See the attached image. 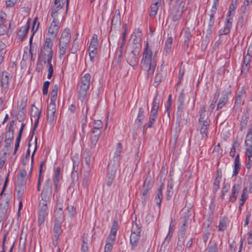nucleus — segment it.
Returning a JSON list of instances; mask_svg holds the SVG:
<instances>
[{"mask_svg": "<svg viewBox=\"0 0 252 252\" xmlns=\"http://www.w3.org/2000/svg\"><path fill=\"white\" fill-rule=\"evenodd\" d=\"M156 53L153 55L152 49L149 48L148 41L146 42L141 62L142 69L147 72L148 77L153 75L157 65Z\"/></svg>", "mask_w": 252, "mask_h": 252, "instance_id": "nucleus-1", "label": "nucleus"}, {"mask_svg": "<svg viewBox=\"0 0 252 252\" xmlns=\"http://www.w3.org/2000/svg\"><path fill=\"white\" fill-rule=\"evenodd\" d=\"M206 109L204 106L201 111L198 120V128L199 129L202 139L206 141L208 138V128L210 124V120L206 116Z\"/></svg>", "mask_w": 252, "mask_h": 252, "instance_id": "nucleus-2", "label": "nucleus"}, {"mask_svg": "<svg viewBox=\"0 0 252 252\" xmlns=\"http://www.w3.org/2000/svg\"><path fill=\"white\" fill-rule=\"evenodd\" d=\"M50 182V179L47 180L46 184L44 186L40 195L41 199L39 201V206L48 207V204L50 202V198L52 192Z\"/></svg>", "mask_w": 252, "mask_h": 252, "instance_id": "nucleus-3", "label": "nucleus"}, {"mask_svg": "<svg viewBox=\"0 0 252 252\" xmlns=\"http://www.w3.org/2000/svg\"><path fill=\"white\" fill-rule=\"evenodd\" d=\"M184 8L183 0H176L175 4L170 10V16L173 21L180 20L184 11Z\"/></svg>", "mask_w": 252, "mask_h": 252, "instance_id": "nucleus-4", "label": "nucleus"}, {"mask_svg": "<svg viewBox=\"0 0 252 252\" xmlns=\"http://www.w3.org/2000/svg\"><path fill=\"white\" fill-rule=\"evenodd\" d=\"M57 99V95H51L50 97L51 102L48 105L47 110V121L50 124H52L55 120V114L56 111V101Z\"/></svg>", "mask_w": 252, "mask_h": 252, "instance_id": "nucleus-5", "label": "nucleus"}, {"mask_svg": "<svg viewBox=\"0 0 252 252\" xmlns=\"http://www.w3.org/2000/svg\"><path fill=\"white\" fill-rule=\"evenodd\" d=\"M141 231V227L137 223L133 224L130 237V242L132 249H134L137 246L140 236Z\"/></svg>", "mask_w": 252, "mask_h": 252, "instance_id": "nucleus-6", "label": "nucleus"}, {"mask_svg": "<svg viewBox=\"0 0 252 252\" xmlns=\"http://www.w3.org/2000/svg\"><path fill=\"white\" fill-rule=\"evenodd\" d=\"M91 76L89 73L85 74L81 79V83L79 88V93L80 94H86L89 88Z\"/></svg>", "mask_w": 252, "mask_h": 252, "instance_id": "nucleus-7", "label": "nucleus"}, {"mask_svg": "<svg viewBox=\"0 0 252 252\" xmlns=\"http://www.w3.org/2000/svg\"><path fill=\"white\" fill-rule=\"evenodd\" d=\"M142 37V33L141 30L139 29H135L131 35L132 43L134 45L133 48L141 49Z\"/></svg>", "mask_w": 252, "mask_h": 252, "instance_id": "nucleus-8", "label": "nucleus"}, {"mask_svg": "<svg viewBox=\"0 0 252 252\" xmlns=\"http://www.w3.org/2000/svg\"><path fill=\"white\" fill-rule=\"evenodd\" d=\"M140 52V50L137 48L132 50L130 53L128 54L127 58V62L131 66H134L137 64L139 61L138 56Z\"/></svg>", "mask_w": 252, "mask_h": 252, "instance_id": "nucleus-9", "label": "nucleus"}, {"mask_svg": "<svg viewBox=\"0 0 252 252\" xmlns=\"http://www.w3.org/2000/svg\"><path fill=\"white\" fill-rule=\"evenodd\" d=\"M56 17L53 18L54 19L48 29L49 34L54 39L57 36L60 29V23L58 19Z\"/></svg>", "mask_w": 252, "mask_h": 252, "instance_id": "nucleus-10", "label": "nucleus"}, {"mask_svg": "<svg viewBox=\"0 0 252 252\" xmlns=\"http://www.w3.org/2000/svg\"><path fill=\"white\" fill-rule=\"evenodd\" d=\"M92 134L90 136V143L89 146L91 149L94 148L99 138L100 135L101 133V130L92 129L91 130Z\"/></svg>", "mask_w": 252, "mask_h": 252, "instance_id": "nucleus-11", "label": "nucleus"}, {"mask_svg": "<svg viewBox=\"0 0 252 252\" xmlns=\"http://www.w3.org/2000/svg\"><path fill=\"white\" fill-rule=\"evenodd\" d=\"M41 110H39L36 107H34V108L31 109V116L35 118V120L34 123V126L32 129V132L31 138H32L34 131L38 125L39 120L41 116Z\"/></svg>", "mask_w": 252, "mask_h": 252, "instance_id": "nucleus-12", "label": "nucleus"}, {"mask_svg": "<svg viewBox=\"0 0 252 252\" xmlns=\"http://www.w3.org/2000/svg\"><path fill=\"white\" fill-rule=\"evenodd\" d=\"M184 73V67H180L179 70L178 80L176 87V92L178 94H184V89L181 86V82L183 79Z\"/></svg>", "mask_w": 252, "mask_h": 252, "instance_id": "nucleus-13", "label": "nucleus"}, {"mask_svg": "<svg viewBox=\"0 0 252 252\" xmlns=\"http://www.w3.org/2000/svg\"><path fill=\"white\" fill-rule=\"evenodd\" d=\"M48 207L38 206V224L41 225L45 221V218L47 216Z\"/></svg>", "mask_w": 252, "mask_h": 252, "instance_id": "nucleus-14", "label": "nucleus"}, {"mask_svg": "<svg viewBox=\"0 0 252 252\" xmlns=\"http://www.w3.org/2000/svg\"><path fill=\"white\" fill-rule=\"evenodd\" d=\"M252 60V56L247 54L243 59V65L241 69V73L242 74H246L251 67V61Z\"/></svg>", "mask_w": 252, "mask_h": 252, "instance_id": "nucleus-15", "label": "nucleus"}, {"mask_svg": "<svg viewBox=\"0 0 252 252\" xmlns=\"http://www.w3.org/2000/svg\"><path fill=\"white\" fill-rule=\"evenodd\" d=\"M64 0H55L54 6L52 9L51 16L52 18L57 16L58 11L64 5Z\"/></svg>", "mask_w": 252, "mask_h": 252, "instance_id": "nucleus-16", "label": "nucleus"}, {"mask_svg": "<svg viewBox=\"0 0 252 252\" xmlns=\"http://www.w3.org/2000/svg\"><path fill=\"white\" fill-rule=\"evenodd\" d=\"M241 185L239 184H234L231 189V193L229 195V200L230 202L234 203L236 201L237 196L241 189Z\"/></svg>", "mask_w": 252, "mask_h": 252, "instance_id": "nucleus-17", "label": "nucleus"}, {"mask_svg": "<svg viewBox=\"0 0 252 252\" xmlns=\"http://www.w3.org/2000/svg\"><path fill=\"white\" fill-rule=\"evenodd\" d=\"M30 28V19H29L25 26L22 27L19 30L17 33V35L21 41H23L26 38L27 34Z\"/></svg>", "mask_w": 252, "mask_h": 252, "instance_id": "nucleus-18", "label": "nucleus"}, {"mask_svg": "<svg viewBox=\"0 0 252 252\" xmlns=\"http://www.w3.org/2000/svg\"><path fill=\"white\" fill-rule=\"evenodd\" d=\"M9 73L7 72H3L2 74L1 79V88L2 93H6V90L8 88Z\"/></svg>", "mask_w": 252, "mask_h": 252, "instance_id": "nucleus-19", "label": "nucleus"}, {"mask_svg": "<svg viewBox=\"0 0 252 252\" xmlns=\"http://www.w3.org/2000/svg\"><path fill=\"white\" fill-rule=\"evenodd\" d=\"M92 153L89 149L85 150L83 154V161L89 169L92 167Z\"/></svg>", "mask_w": 252, "mask_h": 252, "instance_id": "nucleus-20", "label": "nucleus"}, {"mask_svg": "<svg viewBox=\"0 0 252 252\" xmlns=\"http://www.w3.org/2000/svg\"><path fill=\"white\" fill-rule=\"evenodd\" d=\"M117 170L116 167L112 168V165L109 164L108 166V179L107 181V186L110 187L112 185L115 177V173Z\"/></svg>", "mask_w": 252, "mask_h": 252, "instance_id": "nucleus-21", "label": "nucleus"}, {"mask_svg": "<svg viewBox=\"0 0 252 252\" xmlns=\"http://www.w3.org/2000/svg\"><path fill=\"white\" fill-rule=\"evenodd\" d=\"M118 223L116 220H114L110 232L108 235L107 239L110 241H115L116 236V233L118 230Z\"/></svg>", "mask_w": 252, "mask_h": 252, "instance_id": "nucleus-22", "label": "nucleus"}, {"mask_svg": "<svg viewBox=\"0 0 252 252\" xmlns=\"http://www.w3.org/2000/svg\"><path fill=\"white\" fill-rule=\"evenodd\" d=\"M186 238V228L184 223L181 227L180 234L178 236V245L181 246L184 245Z\"/></svg>", "mask_w": 252, "mask_h": 252, "instance_id": "nucleus-23", "label": "nucleus"}, {"mask_svg": "<svg viewBox=\"0 0 252 252\" xmlns=\"http://www.w3.org/2000/svg\"><path fill=\"white\" fill-rule=\"evenodd\" d=\"M229 222L226 217L221 218L220 220L219 225L217 226L218 231H223L225 230Z\"/></svg>", "mask_w": 252, "mask_h": 252, "instance_id": "nucleus-24", "label": "nucleus"}, {"mask_svg": "<svg viewBox=\"0 0 252 252\" xmlns=\"http://www.w3.org/2000/svg\"><path fill=\"white\" fill-rule=\"evenodd\" d=\"M53 231L54 237H59V236L62 234L63 232L62 229V224L59 220H55Z\"/></svg>", "mask_w": 252, "mask_h": 252, "instance_id": "nucleus-25", "label": "nucleus"}, {"mask_svg": "<svg viewBox=\"0 0 252 252\" xmlns=\"http://www.w3.org/2000/svg\"><path fill=\"white\" fill-rule=\"evenodd\" d=\"M53 55L50 54H46L45 53L40 52L38 60H41L44 64L46 63H50L52 61Z\"/></svg>", "mask_w": 252, "mask_h": 252, "instance_id": "nucleus-26", "label": "nucleus"}, {"mask_svg": "<svg viewBox=\"0 0 252 252\" xmlns=\"http://www.w3.org/2000/svg\"><path fill=\"white\" fill-rule=\"evenodd\" d=\"M10 199L7 198L3 202L0 204V214L1 216H4L7 212V210L9 206Z\"/></svg>", "mask_w": 252, "mask_h": 252, "instance_id": "nucleus-27", "label": "nucleus"}, {"mask_svg": "<svg viewBox=\"0 0 252 252\" xmlns=\"http://www.w3.org/2000/svg\"><path fill=\"white\" fill-rule=\"evenodd\" d=\"M173 38L169 36L166 39L165 43V47L164 48V54L166 56L169 53V51L172 48Z\"/></svg>", "mask_w": 252, "mask_h": 252, "instance_id": "nucleus-28", "label": "nucleus"}, {"mask_svg": "<svg viewBox=\"0 0 252 252\" xmlns=\"http://www.w3.org/2000/svg\"><path fill=\"white\" fill-rule=\"evenodd\" d=\"M27 102L28 98L27 96H24L22 97L20 105V110L18 113L19 115H21V116L24 115L25 111L27 105Z\"/></svg>", "mask_w": 252, "mask_h": 252, "instance_id": "nucleus-29", "label": "nucleus"}, {"mask_svg": "<svg viewBox=\"0 0 252 252\" xmlns=\"http://www.w3.org/2000/svg\"><path fill=\"white\" fill-rule=\"evenodd\" d=\"M173 194V183L172 180L169 181L167 184L166 191V199L169 200Z\"/></svg>", "mask_w": 252, "mask_h": 252, "instance_id": "nucleus-30", "label": "nucleus"}, {"mask_svg": "<svg viewBox=\"0 0 252 252\" xmlns=\"http://www.w3.org/2000/svg\"><path fill=\"white\" fill-rule=\"evenodd\" d=\"M61 172V168L60 167H58L56 168L55 172V175L54 177V184L55 187V189H57V187L59 182V181L60 179L61 178V175L60 174Z\"/></svg>", "mask_w": 252, "mask_h": 252, "instance_id": "nucleus-31", "label": "nucleus"}, {"mask_svg": "<svg viewBox=\"0 0 252 252\" xmlns=\"http://www.w3.org/2000/svg\"><path fill=\"white\" fill-rule=\"evenodd\" d=\"M159 4V1H156L151 5L150 11L149 12V16L150 17L155 16L157 13V10L158 8Z\"/></svg>", "mask_w": 252, "mask_h": 252, "instance_id": "nucleus-32", "label": "nucleus"}, {"mask_svg": "<svg viewBox=\"0 0 252 252\" xmlns=\"http://www.w3.org/2000/svg\"><path fill=\"white\" fill-rule=\"evenodd\" d=\"M245 144L246 146H252V125L250 127L246 135Z\"/></svg>", "mask_w": 252, "mask_h": 252, "instance_id": "nucleus-33", "label": "nucleus"}, {"mask_svg": "<svg viewBox=\"0 0 252 252\" xmlns=\"http://www.w3.org/2000/svg\"><path fill=\"white\" fill-rule=\"evenodd\" d=\"M122 148L120 143H118L116 147V152L114 153V160L118 161L120 159V155L122 152Z\"/></svg>", "mask_w": 252, "mask_h": 252, "instance_id": "nucleus-34", "label": "nucleus"}, {"mask_svg": "<svg viewBox=\"0 0 252 252\" xmlns=\"http://www.w3.org/2000/svg\"><path fill=\"white\" fill-rule=\"evenodd\" d=\"M232 25L227 23L226 22L225 23L224 27L223 29H221L219 31V35L220 36L221 35H226L229 33L230 28H231Z\"/></svg>", "mask_w": 252, "mask_h": 252, "instance_id": "nucleus-35", "label": "nucleus"}, {"mask_svg": "<svg viewBox=\"0 0 252 252\" xmlns=\"http://www.w3.org/2000/svg\"><path fill=\"white\" fill-rule=\"evenodd\" d=\"M247 188H245L243 190V192L241 195V198L239 199V209H241V207L243 206L245 201L247 200L248 198L247 195L246 194L247 192Z\"/></svg>", "mask_w": 252, "mask_h": 252, "instance_id": "nucleus-36", "label": "nucleus"}, {"mask_svg": "<svg viewBox=\"0 0 252 252\" xmlns=\"http://www.w3.org/2000/svg\"><path fill=\"white\" fill-rule=\"evenodd\" d=\"M88 50L90 60L92 62H94L97 53V49L89 46Z\"/></svg>", "mask_w": 252, "mask_h": 252, "instance_id": "nucleus-37", "label": "nucleus"}, {"mask_svg": "<svg viewBox=\"0 0 252 252\" xmlns=\"http://www.w3.org/2000/svg\"><path fill=\"white\" fill-rule=\"evenodd\" d=\"M79 45V42L77 40V38H76L73 41L71 45V47L70 49L71 53L75 54L78 50Z\"/></svg>", "mask_w": 252, "mask_h": 252, "instance_id": "nucleus-38", "label": "nucleus"}, {"mask_svg": "<svg viewBox=\"0 0 252 252\" xmlns=\"http://www.w3.org/2000/svg\"><path fill=\"white\" fill-rule=\"evenodd\" d=\"M67 47H68V45H63H63L62 44L59 43V57L60 59H62L65 55Z\"/></svg>", "mask_w": 252, "mask_h": 252, "instance_id": "nucleus-39", "label": "nucleus"}, {"mask_svg": "<svg viewBox=\"0 0 252 252\" xmlns=\"http://www.w3.org/2000/svg\"><path fill=\"white\" fill-rule=\"evenodd\" d=\"M114 243V241H111L109 239L107 238L104 252H111Z\"/></svg>", "mask_w": 252, "mask_h": 252, "instance_id": "nucleus-40", "label": "nucleus"}, {"mask_svg": "<svg viewBox=\"0 0 252 252\" xmlns=\"http://www.w3.org/2000/svg\"><path fill=\"white\" fill-rule=\"evenodd\" d=\"M159 99L155 96L154 98L151 111L158 112L159 108Z\"/></svg>", "mask_w": 252, "mask_h": 252, "instance_id": "nucleus-41", "label": "nucleus"}, {"mask_svg": "<svg viewBox=\"0 0 252 252\" xmlns=\"http://www.w3.org/2000/svg\"><path fill=\"white\" fill-rule=\"evenodd\" d=\"M81 252H88V247L87 244V236L83 235L82 243L81 245Z\"/></svg>", "mask_w": 252, "mask_h": 252, "instance_id": "nucleus-42", "label": "nucleus"}, {"mask_svg": "<svg viewBox=\"0 0 252 252\" xmlns=\"http://www.w3.org/2000/svg\"><path fill=\"white\" fill-rule=\"evenodd\" d=\"M151 115L149 118L148 127L151 128L153 126V124L155 123L157 117L158 112L151 111Z\"/></svg>", "mask_w": 252, "mask_h": 252, "instance_id": "nucleus-43", "label": "nucleus"}, {"mask_svg": "<svg viewBox=\"0 0 252 252\" xmlns=\"http://www.w3.org/2000/svg\"><path fill=\"white\" fill-rule=\"evenodd\" d=\"M27 176V170L25 168H23L19 171L18 180H21L22 183H23L24 180L26 178Z\"/></svg>", "mask_w": 252, "mask_h": 252, "instance_id": "nucleus-44", "label": "nucleus"}, {"mask_svg": "<svg viewBox=\"0 0 252 252\" xmlns=\"http://www.w3.org/2000/svg\"><path fill=\"white\" fill-rule=\"evenodd\" d=\"M37 137H35V148H34V150L32 154V159H31V169H30V171L29 172V174L28 175V176L27 177V179H28L29 181L30 180V179H31V176L32 175V164H33V156H34V155L36 152V148H37Z\"/></svg>", "mask_w": 252, "mask_h": 252, "instance_id": "nucleus-45", "label": "nucleus"}, {"mask_svg": "<svg viewBox=\"0 0 252 252\" xmlns=\"http://www.w3.org/2000/svg\"><path fill=\"white\" fill-rule=\"evenodd\" d=\"M192 35L189 30H186L184 33L185 43L187 46H189V42H190Z\"/></svg>", "mask_w": 252, "mask_h": 252, "instance_id": "nucleus-46", "label": "nucleus"}, {"mask_svg": "<svg viewBox=\"0 0 252 252\" xmlns=\"http://www.w3.org/2000/svg\"><path fill=\"white\" fill-rule=\"evenodd\" d=\"M98 45L97 35L94 34L92 37L89 46L97 49Z\"/></svg>", "mask_w": 252, "mask_h": 252, "instance_id": "nucleus-47", "label": "nucleus"}, {"mask_svg": "<svg viewBox=\"0 0 252 252\" xmlns=\"http://www.w3.org/2000/svg\"><path fill=\"white\" fill-rule=\"evenodd\" d=\"M126 40H125L124 38H122V42L121 43L119 49V54L118 55V59L121 60V59L122 57L123 53L124 51V46L126 44Z\"/></svg>", "mask_w": 252, "mask_h": 252, "instance_id": "nucleus-48", "label": "nucleus"}, {"mask_svg": "<svg viewBox=\"0 0 252 252\" xmlns=\"http://www.w3.org/2000/svg\"><path fill=\"white\" fill-rule=\"evenodd\" d=\"M26 239H22V238H20V242L19 244V251L20 252H25V249H26Z\"/></svg>", "mask_w": 252, "mask_h": 252, "instance_id": "nucleus-49", "label": "nucleus"}, {"mask_svg": "<svg viewBox=\"0 0 252 252\" xmlns=\"http://www.w3.org/2000/svg\"><path fill=\"white\" fill-rule=\"evenodd\" d=\"M230 185L229 184H226L224 185L223 187H222L221 191V195L220 197L222 199H224V196L225 194L228 191V190L230 189Z\"/></svg>", "mask_w": 252, "mask_h": 252, "instance_id": "nucleus-50", "label": "nucleus"}, {"mask_svg": "<svg viewBox=\"0 0 252 252\" xmlns=\"http://www.w3.org/2000/svg\"><path fill=\"white\" fill-rule=\"evenodd\" d=\"M103 127V124L100 120H96L94 121L92 129L101 130Z\"/></svg>", "mask_w": 252, "mask_h": 252, "instance_id": "nucleus-51", "label": "nucleus"}, {"mask_svg": "<svg viewBox=\"0 0 252 252\" xmlns=\"http://www.w3.org/2000/svg\"><path fill=\"white\" fill-rule=\"evenodd\" d=\"M53 46V40L51 38H46L43 48L52 49Z\"/></svg>", "mask_w": 252, "mask_h": 252, "instance_id": "nucleus-52", "label": "nucleus"}, {"mask_svg": "<svg viewBox=\"0 0 252 252\" xmlns=\"http://www.w3.org/2000/svg\"><path fill=\"white\" fill-rule=\"evenodd\" d=\"M162 193L160 192H158L155 197V200L158 208H160L161 206V203L162 200Z\"/></svg>", "mask_w": 252, "mask_h": 252, "instance_id": "nucleus-53", "label": "nucleus"}, {"mask_svg": "<svg viewBox=\"0 0 252 252\" xmlns=\"http://www.w3.org/2000/svg\"><path fill=\"white\" fill-rule=\"evenodd\" d=\"M47 64V67L48 68V74L47 76V78L48 79H50L51 78L52 76H53L54 70H53V67L51 63V62L50 63H46Z\"/></svg>", "mask_w": 252, "mask_h": 252, "instance_id": "nucleus-54", "label": "nucleus"}, {"mask_svg": "<svg viewBox=\"0 0 252 252\" xmlns=\"http://www.w3.org/2000/svg\"><path fill=\"white\" fill-rule=\"evenodd\" d=\"M150 183V181H147L145 180L144 182L143 186V192L150 193L149 190L151 189Z\"/></svg>", "mask_w": 252, "mask_h": 252, "instance_id": "nucleus-55", "label": "nucleus"}, {"mask_svg": "<svg viewBox=\"0 0 252 252\" xmlns=\"http://www.w3.org/2000/svg\"><path fill=\"white\" fill-rule=\"evenodd\" d=\"M22 133H18V135L16 138V143L15 144V149L13 153L14 155L16 154L18 148L19 147L20 142L22 137Z\"/></svg>", "mask_w": 252, "mask_h": 252, "instance_id": "nucleus-56", "label": "nucleus"}, {"mask_svg": "<svg viewBox=\"0 0 252 252\" xmlns=\"http://www.w3.org/2000/svg\"><path fill=\"white\" fill-rule=\"evenodd\" d=\"M61 38L71 39L69 29L67 28L64 29L62 33Z\"/></svg>", "mask_w": 252, "mask_h": 252, "instance_id": "nucleus-57", "label": "nucleus"}, {"mask_svg": "<svg viewBox=\"0 0 252 252\" xmlns=\"http://www.w3.org/2000/svg\"><path fill=\"white\" fill-rule=\"evenodd\" d=\"M6 160V153L4 152L0 154V169H1L5 163Z\"/></svg>", "mask_w": 252, "mask_h": 252, "instance_id": "nucleus-58", "label": "nucleus"}, {"mask_svg": "<svg viewBox=\"0 0 252 252\" xmlns=\"http://www.w3.org/2000/svg\"><path fill=\"white\" fill-rule=\"evenodd\" d=\"M237 0H232L231 3L229 6V10L228 11V13L229 14L233 13H234L235 10L236 8L237 7Z\"/></svg>", "mask_w": 252, "mask_h": 252, "instance_id": "nucleus-59", "label": "nucleus"}, {"mask_svg": "<svg viewBox=\"0 0 252 252\" xmlns=\"http://www.w3.org/2000/svg\"><path fill=\"white\" fill-rule=\"evenodd\" d=\"M227 101V99L225 97H223L221 98L219 101V103L217 105V109L218 110L222 108V107L225 104Z\"/></svg>", "mask_w": 252, "mask_h": 252, "instance_id": "nucleus-60", "label": "nucleus"}, {"mask_svg": "<svg viewBox=\"0 0 252 252\" xmlns=\"http://www.w3.org/2000/svg\"><path fill=\"white\" fill-rule=\"evenodd\" d=\"M221 180L215 179L213 184V191L214 193H216L220 188V184Z\"/></svg>", "mask_w": 252, "mask_h": 252, "instance_id": "nucleus-61", "label": "nucleus"}, {"mask_svg": "<svg viewBox=\"0 0 252 252\" xmlns=\"http://www.w3.org/2000/svg\"><path fill=\"white\" fill-rule=\"evenodd\" d=\"M150 193L142 192L141 200L143 206H145L149 197Z\"/></svg>", "mask_w": 252, "mask_h": 252, "instance_id": "nucleus-62", "label": "nucleus"}, {"mask_svg": "<svg viewBox=\"0 0 252 252\" xmlns=\"http://www.w3.org/2000/svg\"><path fill=\"white\" fill-rule=\"evenodd\" d=\"M50 85V82L46 81L44 82L42 89L43 94H47L48 88Z\"/></svg>", "mask_w": 252, "mask_h": 252, "instance_id": "nucleus-63", "label": "nucleus"}, {"mask_svg": "<svg viewBox=\"0 0 252 252\" xmlns=\"http://www.w3.org/2000/svg\"><path fill=\"white\" fill-rule=\"evenodd\" d=\"M207 252H219L217 244L215 243L210 245Z\"/></svg>", "mask_w": 252, "mask_h": 252, "instance_id": "nucleus-64", "label": "nucleus"}]
</instances>
